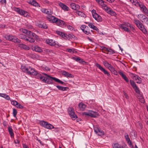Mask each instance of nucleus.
<instances>
[{
  "instance_id": "obj_1",
  "label": "nucleus",
  "mask_w": 148,
  "mask_h": 148,
  "mask_svg": "<svg viewBox=\"0 0 148 148\" xmlns=\"http://www.w3.org/2000/svg\"><path fill=\"white\" fill-rule=\"evenodd\" d=\"M20 31L23 33L26 34L29 36H27L24 34H20L19 35V37L20 38L25 40L31 43L34 42V39L36 38L37 36V35L29 31H28L26 29L22 28L20 29Z\"/></svg>"
},
{
  "instance_id": "obj_2",
  "label": "nucleus",
  "mask_w": 148,
  "mask_h": 148,
  "mask_svg": "<svg viewBox=\"0 0 148 148\" xmlns=\"http://www.w3.org/2000/svg\"><path fill=\"white\" fill-rule=\"evenodd\" d=\"M21 69L23 72L28 75L34 76L36 75L38 77H39V76H38V75L40 74L38 73L37 71L35 70L34 69L31 67L27 65H22Z\"/></svg>"
},
{
  "instance_id": "obj_3",
  "label": "nucleus",
  "mask_w": 148,
  "mask_h": 148,
  "mask_svg": "<svg viewBox=\"0 0 148 148\" xmlns=\"http://www.w3.org/2000/svg\"><path fill=\"white\" fill-rule=\"evenodd\" d=\"M43 74H45L46 77H44L41 74L38 75V76H39L38 78L40 79L42 82L47 83L48 84H51L53 83V81H56L55 77H52L47 75L46 74L44 73Z\"/></svg>"
},
{
  "instance_id": "obj_4",
  "label": "nucleus",
  "mask_w": 148,
  "mask_h": 148,
  "mask_svg": "<svg viewBox=\"0 0 148 148\" xmlns=\"http://www.w3.org/2000/svg\"><path fill=\"white\" fill-rule=\"evenodd\" d=\"M134 23L137 27L144 34L147 33V31L145 28L144 25L139 20L136 19L134 20Z\"/></svg>"
},
{
  "instance_id": "obj_5",
  "label": "nucleus",
  "mask_w": 148,
  "mask_h": 148,
  "mask_svg": "<svg viewBox=\"0 0 148 148\" xmlns=\"http://www.w3.org/2000/svg\"><path fill=\"white\" fill-rule=\"evenodd\" d=\"M138 6L140 8V10L144 14L148 16V9L141 2L138 4Z\"/></svg>"
},
{
  "instance_id": "obj_6",
  "label": "nucleus",
  "mask_w": 148,
  "mask_h": 148,
  "mask_svg": "<svg viewBox=\"0 0 148 148\" xmlns=\"http://www.w3.org/2000/svg\"><path fill=\"white\" fill-rule=\"evenodd\" d=\"M96 66L102 72H103L108 77H111V75L109 72L103 67H102L101 65L99 64L98 63H97L96 64Z\"/></svg>"
},
{
  "instance_id": "obj_7",
  "label": "nucleus",
  "mask_w": 148,
  "mask_h": 148,
  "mask_svg": "<svg viewBox=\"0 0 148 148\" xmlns=\"http://www.w3.org/2000/svg\"><path fill=\"white\" fill-rule=\"evenodd\" d=\"M15 10L20 14L23 16L25 17H28L29 16L28 13L23 10L20 9L18 8H16Z\"/></svg>"
},
{
  "instance_id": "obj_8",
  "label": "nucleus",
  "mask_w": 148,
  "mask_h": 148,
  "mask_svg": "<svg viewBox=\"0 0 148 148\" xmlns=\"http://www.w3.org/2000/svg\"><path fill=\"white\" fill-rule=\"evenodd\" d=\"M68 111L69 115L73 120H75L77 117V116L75 114L74 109L72 107L69 108Z\"/></svg>"
},
{
  "instance_id": "obj_9",
  "label": "nucleus",
  "mask_w": 148,
  "mask_h": 148,
  "mask_svg": "<svg viewBox=\"0 0 148 148\" xmlns=\"http://www.w3.org/2000/svg\"><path fill=\"white\" fill-rule=\"evenodd\" d=\"M92 16L98 22H101L102 20L101 17L96 12L95 10H93L92 11Z\"/></svg>"
},
{
  "instance_id": "obj_10",
  "label": "nucleus",
  "mask_w": 148,
  "mask_h": 148,
  "mask_svg": "<svg viewBox=\"0 0 148 148\" xmlns=\"http://www.w3.org/2000/svg\"><path fill=\"white\" fill-rule=\"evenodd\" d=\"M40 125L43 127L45 128L48 129H51L54 128V127L51 124L47 122H45L44 121L40 122Z\"/></svg>"
},
{
  "instance_id": "obj_11",
  "label": "nucleus",
  "mask_w": 148,
  "mask_h": 148,
  "mask_svg": "<svg viewBox=\"0 0 148 148\" xmlns=\"http://www.w3.org/2000/svg\"><path fill=\"white\" fill-rule=\"evenodd\" d=\"M103 64L105 67L108 68L111 71L114 72L115 71L114 68L107 60H105L103 61Z\"/></svg>"
},
{
  "instance_id": "obj_12",
  "label": "nucleus",
  "mask_w": 148,
  "mask_h": 148,
  "mask_svg": "<svg viewBox=\"0 0 148 148\" xmlns=\"http://www.w3.org/2000/svg\"><path fill=\"white\" fill-rule=\"evenodd\" d=\"M83 114L88 116L92 117H96L98 115V114L96 112L92 110H89L88 112H84Z\"/></svg>"
},
{
  "instance_id": "obj_13",
  "label": "nucleus",
  "mask_w": 148,
  "mask_h": 148,
  "mask_svg": "<svg viewBox=\"0 0 148 148\" xmlns=\"http://www.w3.org/2000/svg\"><path fill=\"white\" fill-rule=\"evenodd\" d=\"M138 18L140 19L143 23L148 25V18L145 15L140 14L138 15Z\"/></svg>"
},
{
  "instance_id": "obj_14",
  "label": "nucleus",
  "mask_w": 148,
  "mask_h": 148,
  "mask_svg": "<svg viewBox=\"0 0 148 148\" xmlns=\"http://www.w3.org/2000/svg\"><path fill=\"white\" fill-rule=\"evenodd\" d=\"M130 24L127 22L124 23L123 24H121L120 26V28L124 30L125 32H129L130 30L127 27H129Z\"/></svg>"
},
{
  "instance_id": "obj_15",
  "label": "nucleus",
  "mask_w": 148,
  "mask_h": 148,
  "mask_svg": "<svg viewBox=\"0 0 148 148\" xmlns=\"http://www.w3.org/2000/svg\"><path fill=\"white\" fill-rule=\"evenodd\" d=\"M94 130L95 133L98 136L103 135L104 133L103 131L101 130L97 126L94 127Z\"/></svg>"
},
{
  "instance_id": "obj_16",
  "label": "nucleus",
  "mask_w": 148,
  "mask_h": 148,
  "mask_svg": "<svg viewBox=\"0 0 148 148\" xmlns=\"http://www.w3.org/2000/svg\"><path fill=\"white\" fill-rule=\"evenodd\" d=\"M56 25L62 27H64L66 26V24L64 21L57 18H56Z\"/></svg>"
},
{
  "instance_id": "obj_17",
  "label": "nucleus",
  "mask_w": 148,
  "mask_h": 148,
  "mask_svg": "<svg viewBox=\"0 0 148 148\" xmlns=\"http://www.w3.org/2000/svg\"><path fill=\"white\" fill-rule=\"evenodd\" d=\"M56 34L65 39H68L69 36L64 33L59 31H56Z\"/></svg>"
},
{
  "instance_id": "obj_18",
  "label": "nucleus",
  "mask_w": 148,
  "mask_h": 148,
  "mask_svg": "<svg viewBox=\"0 0 148 148\" xmlns=\"http://www.w3.org/2000/svg\"><path fill=\"white\" fill-rule=\"evenodd\" d=\"M131 85L133 87L136 92L138 93H140V90L134 81L132 80L130 81Z\"/></svg>"
},
{
  "instance_id": "obj_19",
  "label": "nucleus",
  "mask_w": 148,
  "mask_h": 148,
  "mask_svg": "<svg viewBox=\"0 0 148 148\" xmlns=\"http://www.w3.org/2000/svg\"><path fill=\"white\" fill-rule=\"evenodd\" d=\"M61 74L64 77L67 78H73L74 77L73 75L71 73H69L68 72L65 71H63L61 72Z\"/></svg>"
},
{
  "instance_id": "obj_20",
  "label": "nucleus",
  "mask_w": 148,
  "mask_h": 148,
  "mask_svg": "<svg viewBox=\"0 0 148 148\" xmlns=\"http://www.w3.org/2000/svg\"><path fill=\"white\" fill-rule=\"evenodd\" d=\"M119 74L126 81L127 83H128L129 81L126 76L121 71H118Z\"/></svg>"
},
{
  "instance_id": "obj_21",
  "label": "nucleus",
  "mask_w": 148,
  "mask_h": 148,
  "mask_svg": "<svg viewBox=\"0 0 148 148\" xmlns=\"http://www.w3.org/2000/svg\"><path fill=\"white\" fill-rule=\"evenodd\" d=\"M32 49L33 51L39 53L42 51L41 48L37 45L32 46Z\"/></svg>"
},
{
  "instance_id": "obj_22",
  "label": "nucleus",
  "mask_w": 148,
  "mask_h": 148,
  "mask_svg": "<svg viewBox=\"0 0 148 148\" xmlns=\"http://www.w3.org/2000/svg\"><path fill=\"white\" fill-rule=\"evenodd\" d=\"M58 5L59 6L61 7L62 9L65 11H68L69 10V8L62 3H59Z\"/></svg>"
},
{
  "instance_id": "obj_23",
  "label": "nucleus",
  "mask_w": 148,
  "mask_h": 148,
  "mask_svg": "<svg viewBox=\"0 0 148 148\" xmlns=\"http://www.w3.org/2000/svg\"><path fill=\"white\" fill-rule=\"evenodd\" d=\"M47 18L49 21L52 23H56V18L51 14L47 16Z\"/></svg>"
},
{
  "instance_id": "obj_24",
  "label": "nucleus",
  "mask_w": 148,
  "mask_h": 148,
  "mask_svg": "<svg viewBox=\"0 0 148 148\" xmlns=\"http://www.w3.org/2000/svg\"><path fill=\"white\" fill-rule=\"evenodd\" d=\"M70 6L72 9L74 10H78L79 8V6L75 3H72L70 4Z\"/></svg>"
},
{
  "instance_id": "obj_25",
  "label": "nucleus",
  "mask_w": 148,
  "mask_h": 148,
  "mask_svg": "<svg viewBox=\"0 0 148 148\" xmlns=\"http://www.w3.org/2000/svg\"><path fill=\"white\" fill-rule=\"evenodd\" d=\"M18 47L21 49H23L27 50H29V47L26 45H24L22 44H18Z\"/></svg>"
},
{
  "instance_id": "obj_26",
  "label": "nucleus",
  "mask_w": 148,
  "mask_h": 148,
  "mask_svg": "<svg viewBox=\"0 0 148 148\" xmlns=\"http://www.w3.org/2000/svg\"><path fill=\"white\" fill-rule=\"evenodd\" d=\"M78 106L80 110L82 111L84 110L86 106L83 103H79Z\"/></svg>"
},
{
  "instance_id": "obj_27",
  "label": "nucleus",
  "mask_w": 148,
  "mask_h": 148,
  "mask_svg": "<svg viewBox=\"0 0 148 148\" xmlns=\"http://www.w3.org/2000/svg\"><path fill=\"white\" fill-rule=\"evenodd\" d=\"M124 136L127 142V143L129 145H131L132 144V143L129 137L128 134L126 133H125Z\"/></svg>"
},
{
  "instance_id": "obj_28",
  "label": "nucleus",
  "mask_w": 148,
  "mask_h": 148,
  "mask_svg": "<svg viewBox=\"0 0 148 148\" xmlns=\"http://www.w3.org/2000/svg\"><path fill=\"white\" fill-rule=\"evenodd\" d=\"M47 43L51 46H54L56 43L54 41L51 39H48L46 40Z\"/></svg>"
},
{
  "instance_id": "obj_29",
  "label": "nucleus",
  "mask_w": 148,
  "mask_h": 148,
  "mask_svg": "<svg viewBox=\"0 0 148 148\" xmlns=\"http://www.w3.org/2000/svg\"><path fill=\"white\" fill-rule=\"evenodd\" d=\"M8 130L9 134L10 135L11 137L12 138L14 136V134L13 132V130L11 126H9L8 128Z\"/></svg>"
},
{
  "instance_id": "obj_30",
  "label": "nucleus",
  "mask_w": 148,
  "mask_h": 148,
  "mask_svg": "<svg viewBox=\"0 0 148 148\" xmlns=\"http://www.w3.org/2000/svg\"><path fill=\"white\" fill-rule=\"evenodd\" d=\"M41 11L42 12L48 14V16L51 13L50 10L42 8L41 9Z\"/></svg>"
},
{
  "instance_id": "obj_31",
  "label": "nucleus",
  "mask_w": 148,
  "mask_h": 148,
  "mask_svg": "<svg viewBox=\"0 0 148 148\" xmlns=\"http://www.w3.org/2000/svg\"><path fill=\"white\" fill-rule=\"evenodd\" d=\"M89 27L97 31L98 30V28L95 26L92 23H88Z\"/></svg>"
},
{
  "instance_id": "obj_32",
  "label": "nucleus",
  "mask_w": 148,
  "mask_h": 148,
  "mask_svg": "<svg viewBox=\"0 0 148 148\" xmlns=\"http://www.w3.org/2000/svg\"><path fill=\"white\" fill-rule=\"evenodd\" d=\"M113 148H124L122 145L118 143H114L112 145Z\"/></svg>"
},
{
  "instance_id": "obj_33",
  "label": "nucleus",
  "mask_w": 148,
  "mask_h": 148,
  "mask_svg": "<svg viewBox=\"0 0 148 148\" xmlns=\"http://www.w3.org/2000/svg\"><path fill=\"white\" fill-rule=\"evenodd\" d=\"M29 3L35 7H40V5H39L37 2L34 0H32V1H30Z\"/></svg>"
},
{
  "instance_id": "obj_34",
  "label": "nucleus",
  "mask_w": 148,
  "mask_h": 148,
  "mask_svg": "<svg viewBox=\"0 0 148 148\" xmlns=\"http://www.w3.org/2000/svg\"><path fill=\"white\" fill-rule=\"evenodd\" d=\"M56 87L59 90H60L62 91L66 90L67 89H68V88L67 87H63L58 85Z\"/></svg>"
},
{
  "instance_id": "obj_35",
  "label": "nucleus",
  "mask_w": 148,
  "mask_h": 148,
  "mask_svg": "<svg viewBox=\"0 0 148 148\" xmlns=\"http://www.w3.org/2000/svg\"><path fill=\"white\" fill-rule=\"evenodd\" d=\"M0 96L5 98L7 100H9L10 99L9 96L5 94L0 93Z\"/></svg>"
},
{
  "instance_id": "obj_36",
  "label": "nucleus",
  "mask_w": 148,
  "mask_h": 148,
  "mask_svg": "<svg viewBox=\"0 0 148 148\" xmlns=\"http://www.w3.org/2000/svg\"><path fill=\"white\" fill-rule=\"evenodd\" d=\"M130 1L133 3V4L136 6H138V4L140 3V2L138 1L137 0H130Z\"/></svg>"
},
{
  "instance_id": "obj_37",
  "label": "nucleus",
  "mask_w": 148,
  "mask_h": 148,
  "mask_svg": "<svg viewBox=\"0 0 148 148\" xmlns=\"http://www.w3.org/2000/svg\"><path fill=\"white\" fill-rule=\"evenodd\" d=\"M38 26L40 27H41L45 29L47 28V26L46 24L44 23L42 24H40L38 25Z\"/></svg>"
},
{
  "instance_id": "obj_38",
  "label": "nucleus",
  "mask_w": 148,
  "mask_h": 148,
  "mask_svg": "<svg viewBox=\"0 0 148 148\" xmlns=\"http://www.w3.org/2000/svg\"><path fill=\"white\" fill-rule=\"evenodd\" d=\"M76 13L79 16L83 17H84L85 16V15L83 12H80L79 11H76Z\"/></svg>"
},
{
  "instance_id": "obj_39",
  "label": "nucleus",
  "mask_w": 148,
  "mask_h": 148,
  "mask_svg": "<svg viewBox=\"0 0 148 148\" xmlns=\"http://www.w3.org/2000/svg\"><path fill=\"white\" fill-rule=\"evenodd\" d=\"M12 41L14 42H20V40H19L18 38L15 37H14V38H13L12 40Z\"/></svg>"
},
{
  "instance_id": "obj_40",
  "label": "nucleus",
  "mask_w": 148,
  "mask_h": 148,
  "mask_svg": "<svg viewBox=\"0 0 148 148\" xmlns=\"http://www.w3.org/2000/svg\"><path fill=\"white\" fill-rule=\"evenodd\" d=\"M80 28L83 32L85 29H87L88 28V27L85 25H83L81 26Z\"/></svg>"
},
{
  "instance_id": "obj_41",
  "label": "nucleus",
  "mask_w": 148,
  "mask_h": 148,
  "mask_svg": "<svg viewBox=\"0 0 148 148\" xmlns=\"http://www.w3.org/2000/svg\"><path fill=\"white\" fill-rule=\"evenodd\" d=\"M110 14L111 16H115L116 15V13L111 9L108 13Z\"/></svg>"
},
{
  "instance_id": "obj_42",
  "label": "nucleus",
  "mask_w": 148,
  "mask_h": 148,
  "mask_svg": "<svg viewBox=\"0 0 148 148\" xmlns=\"http://www.w3.org/2000/svg\"><path fill=\"white\" fill-rule=\"evenodd\" d=\"M56 82H58L59 83L62 84L63 85H65V83H64L62 81H61L60 79H58L56 78Z\"/></svg>"
},
{
  "instance_id": "obj_43",
  "label": "nucleus",
  "mask_w": 148,
  "mask_h": 148,
  "mask_svg": "<svg viewBox=\"0 0 148 148\" xmlns=\"http://www.w3.org/2000/svg\"><path fill=\"white\" fill-rule=\"evenodd\" d=\"M106 2H105L103 0L101 2V3L100 4V5H101L102 7H106L107 5L106 4Z\"/></svg>"
},
{
  "instance_id": "obj_44",
  "label": "nucleus",
  "mask_w": 148,
  "mask_h": 148,
  "mask_svg": "<svg viewBox=\"0 0 148 148\" xmlns=\"http://www.w3.org/2000/svg\"><path fill=\"white\" fill-rule=\"evenodd\" d=\"M136 79V82L137 83L140 84L142 82L141 78L139 76L137 77Z\"/></svg>"
},
{
  "instance_id": "obj_45",
  "label": "nucleus",
  "mask_w": 148,
  "mask_h": 148,
  "mask_svg": "<svg viewBox=\"0 0 148 148\" xmlns=\"http://www.w3.org/2000/svg\"><path fill=\"white\" fill-rule=\"evenodd\" d=\"M108 52H109V54L110 55H112L115 53L114 51L110 48H109Z\"/></svg>"
},
{
  "instance_id": "obj_46",
  "label": "nucleus",
  "mask_w": 148,
  "mask_h": 148,
  "mask_svg": "<svg viewBox=\"0 0 148 148\" xmlns=\"http://www.w3.org/2000/svg\"><path fill=\"white\" fill-rule=\"evenodd\" d=\"M72 59L75 60L77 62H78L80 60V58L79 57H73L72 58Z\"/></svg>"
},
{
  "instance_id": "obj_47",
  "label": "nucleus",
  "mask_w": 148,
  "mask_h": 148,
  "mask_svg": "<svg viewBox=\"0 0 148 148\" xmlns=\"http://www.w3.org/2000/svg\"><path fill=\"white\" fill-rule=\"evenodd\" d=\"M83 32L85 34L88 35H90V34L89 28L87 29H85L84 31H83Z\"/></svg>"
},
{
  "instance_id": "obj_48",
  "label": "nucleus",
  "mask_w": 148,
  "mask_h": 148,
  "mask_svg": "<svg viewBox=\"0 0 148 148\" xmlns=\"http://www.w3.org/2000/svg\"><path fill=\"white\" fill-rule=\"evenodd\" d=\"M104 9L108 13L111 9L109 7H108L107 5L106 7H104Z\"/></svg>"
},
{
  "instance_id": "obj_49",
  "label": "nucleus",
  "mask_w": 148,
  "mask_h": 148,
  "mask_svg": "<svg viewBox=\"0 0 148 148\" xmlns=\"http://www.w3.org/2000/svg\"><path fill=\"white\" fill-rule=\"evenodd\" d=\"M13 113L14 116L16 117L17 114V112L16 110L15 109H13Z\"/></svg>"
},
{
  "instance_id": "obj_50",
  "label": "nucleus",
  "mask_w": 148,
  "mask_h": 148,
  "mask_svg": "<svg viewBox=\"0 0 148 148\" xmlns=\"http://www.w3.org/2000/svg\"><path fill=\"white\" fill-rule=\"evenodd\" d=\"M78 62L83 64H86L87 62L84 61L83 60L80 58V60Z\"/></svg>"
},
{
  "instance_id": "obj_51",
  "label": "nucleus",
  "mask_w": 148,
  "mask_h": 148,
  "mask_svg": "<svg viewBox=\"0 0 148 148\" xmlns=\"http://www.w3.org/2000/svg\"><path fill=\"white\" fill-rule=\"evenodd\" d=\"M67 27L68 29L71 31H73L74 29V28L72 26L70 25H67Z\"/></svg>"
},
{
  "instance_id": "obj_52",
  "label": "nucleus",
  "mask_w": 148,
  "mask_h": 148,
  "mask_svg": "<svg viewBox=\"0 0 148 148\" xmlns=\"http://www.w3.org/2000/svg\"><path fill=\"white\" fill-rule=\"evenodd\" d=\"M16 107L18 108L22 109L23 108V107L22 106L20 103L18 102V104L16 106Z\"/></svg>"
},
{
  "instance_id": "obj_53",
  "label": "nucleus",
  "mask_w": 148,
  "mask_h": 148,
  "mask_svg": "<svg viewBox=\"0 0 148 148\" xmlns=\"http://www.w3.org/2000/svg\"><path fill=\"white\" fill-rule=\"evenodd\" d=\"M11 103L12 105L14 106H16L18 104V102L16 101H11Z\"/></svg>"
},
{
  "instance_id": "obj_54",
  "label": "nucleus",
  "mask_w": 148,
  "mask_h": 148,
  "mask_svg": "<svg viewBox=\"0 0 148 148\" xmlns=\"http://www.w3.org/2000/svg\"><path fill=\"white\" fill-rule=\"evenodd\" d=\"M131 75L133 77V78L135 79H136L137 77H138V76H137V75L135 74L131 73L130 75Z\"/></svg>"
},
{
  "instance_id": "obj_55",
  "label": "nucleus",
  "mask_w": 148,
  "mask_h": 148,
  "mask_svg": "<svg viewBox=\"0 0 148 148\" xmlns=\"http://www.w3.org/2000/svg\"><path fill=\"white\" fill-rule=\"evenodd\" d=\"M14 36L12 35H10L8 36V40L11 41H12V40L13 38H14Z\"/></svg>"
},
{
  "instance_id": "obj_56",
  "label": "nucleus",
  "mask_w": 148,
  "mask_h": 148,
  "mask_svg": "<svg viewBox=\"0 0 148 148\" xmlns=\"http://www.w3.org/2000/svg\"><path fill=\"white\" fill-rule=\"evenodd\" d=\"M102 49L103 50L105 51H108L109 49V48H107L104 47H102Z\"/></svg>"
},
{
  "instance_id": "obj_57",
  "label": "nucleus",
  "mask_w": 148,
  "mask_h": 148,
  "mask_svg": "<svg viewBox=\"0 0 148 148\" xmlns=\"http://www.w3.org/2000/svg\"><path fill=\"white\" fill-rule=\"evenodd\" d=\"M20 141L18 139L14 140V143L15 144H19Z\"/></svg>"
},
{
  "instance_id": "obj_58",
  "label": "nucleus",
  "mask_w": 148,
  "mask_h": 148,
  "mask_svg": "<svg viewBox=\"0 0 148 148\" xmlns=\"http://www.w3.org/2000/svg\"><path fill=\"white\" fill-rule=\"evenodd\" d=\"M124 94L125 98L127 99H129V97L127 94L126 93H125V92H124Z\"/></svg>"
},
{
  "instance_id": "obj_59",
  "label": "nucleus",
  "mask_w": 148,
  "mask_h": 148,
  "mask_svg": "<svg viewBox=\"0 0 148 148\" xmlns=\"http://www.w3.org/2000/svg\"><path fill=\"white\" fill-rule=\"evenodd\" d=\"M97 3H99V4H100L101 3V2H102L103 0H95Z\"/></svg>"
},
{
  "instance_id": "obj_60",
  "label": "nucleus",
  "mask_w": 148,
  "mask_h": 148,
  "mask_svg": "<svg viewBox=\"0 0 148 148\" xmlns=\"http://www.w3.org/2000/svg\"><path fill=\"white\" fill-rule=\"evenodd\" d=\"M72 49H67V50L69 52L71 53H72Z\"/></svg>"
},
{
  "instance_id": "obj_61",
  "label": "nucleus",
  "mask_w": 148,
  "mask_h": 148,
  "mask_svg": "<svg viewBox=\"0 0 148 148\" xmlns=\"http://www.w3.org/2000/svg\"><path fill=\"white\" fill-rule=\"evenodd\" d=\"M0 2L2 3H5L6 2V0H0Z\"/></svg>"
},
{
  "instance_id": "obj_62",
  "label": "nucleus",
  "mask_w": 148,
  "mask_h": 148,
  "mask_svg": "<svg viewBox=\"0 0 148 148\" xmlns=\"http://www.w3.org/2000/svg\"><path fill=\"white\" fill-rule=\"evenodd\" d=\"M138 123L139 125L140 126V128L142 129L143 128V126L142 125V124L141 123H140V122L139 121H138Z\"/></svg>"
},
{
  "instance_id": "obj_63",
  "label": "nucleus",
  "mask_w": 148,
  "mask_h": 148,
  "mask_svg": "<svg viewBox=\"0 0 148 148\" xmlns=\"http://www.w3.org/2000/svg\"><path fill=\"white\" fill-rule=\"evenodd\" d=\"M77 53V51L74 49H72V53Z\"/></svg>"
},
{
  "instance_id": "obj_64",
  "label": "nucleus",
  "mask_w": 148,
  "mask_h": 148,
  "mask_svg": "<svg viewBox=\"0 0 148 148\" xmlns=\"http://www.w3.org/2000/svg\"><path fill=\"white\" fill-rule=\"evenodd\" d=\"M23 148H29L25 144H23Z\"/></svg>"
}]
</instances>
